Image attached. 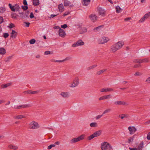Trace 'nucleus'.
<instances>
[{
    "instance_id": "obj_1",
    "label": "nucleus",
    "mask_w": 150,
    "mask_h": 150,
    "mask_svg": "<svg viewBox=\"0 0 150 150\" xmlns=\"http://www.w3.org/2000/svg\"><path fill=\"white\" fill-rule=\"evenodd\" d=\"M124 45L122 41H119L112 45L110 47V51L111 53H114L117 50L120 49Z\"/></svg>"
},
{
    "instance_id": "obj_2",
    "label": "nucleus",
    "mask_w": 150,
    "mask_h": 150,
    "mask_svg": "<svg viewBox=\"0 0 150 150\" xmlns=\"http://www.w3.org/2000/svg\"><path fill=\"white\" fill-rule=\"evenodd\" d=\"M101 148L102 150H113L111 145L107 142L102 143L101 144Z\"/></svg>"
},
{
    "instance_id": "obj_3",
    "label": "nucleus",
    "mask_w": 150,
    "mask_h": 150,
    "mask_svg": "<svg viewBox=\"0 0 150 150\" xmlns=\"http://www.w3.org/2000/svg\"><path fill=\"white\" fill-rule=\"evenodd\" d=\"M84 135L83 134L78 137L77 138L72 139L70 140V143L72 144L77 142L83 139L84 138Z\"/></svg>"
},
{
    "instance_id": "obj_4",
    "label": "nucleus",
    "mask_w": 150,
    "mask_h": 150,
    "mask_svg": "<svg viewBox=\"0 0 150 150\" xmlns=\"http://www.w3.org/2000/svg\"><path fill=\"white\" fill-rule=\"evenodd\" d=\"M40 126L37 122L33 121L29 124V128L30 129H35L39 128Z\"/></svg>"
},
{
    "instance_id": "obj_5",
    "label": "nucleus",
    "mask_w": 150,
    "mask_h": 150,
    "mask_svg": "<svg viewBox=\"0 0 150 150\" xmlns=\"http://www.w3.org/2000/svg\"><path fill=\"white\" fill-rule=\"evenodd\" d=\"M79 84V79L78 77H75L73 81L71 83V85L69 86L74 88L77 86Z\"/></svg>"
},
{
    "instance_id": "obj_6",
    "label": "nucleus",
    "mask_w": 150,
    "mask_h": 150,
    "mask_svg": "<svg viewBox=\"0 0 150 150\" xmlns=\"http://www.w3.org/2000/svg\"><path fill=\"white\" fill-rule=\"evenodd\" d=\"M101 132L102 131L101 130H98L96 131L94 133L92 134L89 136L88 138V139L89 140H91L94 137H98L101 134Z\"/></svg>"
},
{
    "instance_id": "obj_7",
    "label": "nucleus",
    "mask_w": 150,
    "mask_h": 150,
    "mask_svg": "<svg viewBox=\"0 0 150 150\" xmlns=\"http://www.w3.org/2000/svg\"><path fill=\"white\" fill-rule=\"evenodd\" d=\"M109 40V39L108 38L103 37L99 40L98 42L100 44H103L107 42Z\"/></svg>"
},
{
    "instance_id": "obj_8",
    "label": "nucleus",
    "mask_w": 150,
    "mask_h": 150,
    "mask_svg": "<svg viewBox=\"0 0 150 150\" xmlns=\"http://www.w3.org/2000/svg\"><path fill=\"white\" fill-rule=\"evenodd\" d=\"M84 44V42L81 40H79L75 43L72 44V47H75L83 45Z\"/></svg>"
},
{
    "instance_id": "obj_9",
    "label": "nucleus",
    "mask_w": 150,
    "mask_h": 150,
    "mask_svg": "<svg viewBox=\"0 0 150 150\" xmlns=\"http://www.w3.org/2000/svg\"><path fill=\"white\" fill-rule=\"evenodd\" d=\"M30 106V105L29 104L23 105L18 106H15L14 107V108L15 109H21L22 108H28Z\"/></svg>"
},
{
    "instance_id": "obj_10",
    "label": "nucleus",
    "mask_w": 150,
    "mask_h": 150,
    "mask_svg": "<svg viewBox=\"0 0 150 150\" xmlns=\"http://www.w3.org/2000/svg\"><path fill=\"white\" fill-rule=\"evenodd\" d=\"M89 18L91 21L93 22H96L98 18L97 16L94 14H91L89 16Z\"/></svg>"
},
{
    "instance_id": "obj_11",
    "label": "nucleus",
    "mask_w": 150,
    "mask_h": 150,
    "mask_svg": "<svg viewBox=\"0 0 150 150\" xmlns=\"http://www.w3.org/2000/svg\"><path fill=\"white\" fill-rule=\"evenodd\" d=\"M111 96L110 94L105 95L100 97L98 100H108L111 98Z\"/></svg>"
},
{
    "instance_id": "obj_12",
    "label": "nucleus",
    "mask_w": 150,
    "mask_h": 150,
    "mask_svg": "<svg viewBox=\"0 0 150 150\" xmlns=\"http://www.w3.org/2000/svg\"><path fill=\"white\" fill-rule=\"evenodd\" d=\"M128 129L129 131V134H134L137 131V129L135 127H129Z\"/></svg>"
},
{
    "instance_id": "obj_13",
    "label": "nucleus",
    "mask_w": 150,
    "mask_h": 150,
    "mask_svg": "<svg viewBox=\"0 0 150 150\" xmlns=\"http://www.w3.org/2000/svg\"><path fill=\"white\" fill-rule=\"evenodd\" d=\"M114 104L122 105H127V103L124 101H115L114 102Z\"/></svg>"
},
{
    "instance_id": "obj_14",
    "label": "nucleus",
    "mask_w": 150,
    "mask_h": 150,
    "mask_svg": "<svg viewBox=\"0 0 150 150\" xmlns=\"http://www.w3.org/2000/svg\"><path fill=\"white\" fill-rule=\"evenodd\" d=\"M60 95L64 98H67L69 96V93L68 92H63L60 93Z\"/></svg>"
},
{
    "instance_id": "obj_15",
    "label": "nucleus",
    "mask_w": 150,
    "mask_h": 150,
    "mask_svg": "<svg viewBox=\"0 0 150 150\" xmlns=\"http://www.w3.org/2000/svg\"><path fill=\"white\" fill-rule=\"evenodd\" d=\"M59 34L60 36L64 37L65 36L66 34L64 30L61 28H60L59 31Z\"/></svg>"
},
{
    "instance_id": "obj_16",
    "label": "nucleus",
    "mask_w": 150,
    "mask_h": 150,
    "mask_svg": "<svg viewBox=\"0 0 150 150\" xmlns=\"http://www.w3.org/2000/svg\"><path fill=\"white\" fill-rule=\"evenodd\" d=\"M114 91V90L113 88H103L101 89L100 91L101 92H111L112 91Z\"/></svg>"
},
{
    "instance_id": "obj_17",
    "label": "nucleus",
    "mask_w": 150,
    "mask_h": 150,
    "mask_svg": "<svg viewBox=\"0 0 150 150\" xmlns=\"http://www.w3.org/2000/svg\"><path fill=\"white\" fill-rule=\"evenodd\" d=\"M99 14L102 16H104L105 15V11L104 10L100 7L98 8Z\"/></svg>"
},
{
    "instance_id": "obj_18",
    "label": "nucleus",
    "mask_w": 150,
    "mask_h": 150,
    "mask_svg": "<svg viewBox=\"0 0 150 150\" xmlns=\"http://www.w3.org/2000/svg\"><path fill=\"white\" fill-rule=\"evenodd\" d=\"M17 34V33L16 32L15 30H12L10 34V37L13 39H14L16 37Z\"/></svg>"
},
{
    "instance_id": "obj_19",
    "label": "nucleus",
    "mask_w": 150,
    "mask_h": 150,
    "mask_svg": "<svg viewBox=\"0 0 150 150\" xmlns=\"http://www.w3.org/2000/svg\"><path fill=\"white\" fill-rule=\"evenodd\" d=\"M82 4L84 6H87L91 1V0H82Z\"/></svg>"
},
{
    "instance_id": "obj_20",
    "label": "nucleus",
    "mask_w": 150,
    "mask_h": 150,
    "mask_svg": "<svg viewBox=\"0 0 150 150\" xmlns=\"http://www.w3.org/2000/svg\"><path fill=\"white\" fill-rule=\"evenodd\" d=\"M25 117V115H19L14 117L13 118L16 119H22Z\"/></svg>"
},
{
    "instance_id": "obj_21",
    "label": "nucleus",
    "mask_w": 150,
    "mask_h": 150,
    "mask_svg": "<svg viewBox=\"0 0 150 150\" xmlns=\"http://www.w3.org/2000/svg\"><path fill=\"white\" fill-rule=\"evenodd\" d=\"M58 8L59 11L61 12H63L64 9V7L62 4H61L58 6Z\"/></svg>"
},
{
    "instance_id": "obj_22",
    "label": "nucleus",
    "mask_w": 150,
    "mask_h": 150,
    "mask_svg": "<svg viewBox=\"0 0 150 150\" xmlns=\"http://www.w3.org/2000/svg\"><path fill=\"white\" fill-rule=\"evenodd\" d=\"M11 85V83H9L6 84H3L1 85V87L2 88H4L8 87L10 86Z\"/></svg>"
},
{
    "instance_id": "obj_23",
    "label": "nucleus",
    "mask_w": 150,
    "mask_h": 150,
    "mask_svg": "<svg viewBox=\"0 0 150 150\" xmlns=\"http://www.w3.org/2000/svg\"><path fill=\"white\" fill-rule=\"evenodd\" d=\"M135 135H134L133 136L130 137L128 139V142L130 144L133 142Z\"/></svg>"
},
{
    "instance_id": "obj_24",
    "label": "nucleus",
    "mask_w": 150,
    "mask_h": 150,
    "mask_svg": "<svg viewBox=\"0 0 150 150\" xmlns=\"http://www.w3.org/2000/svg\"><path fill=\"white\" fill-rule=\"evenodd\" d=\"M64 4L65 6H69L71 3L70 1L68 0H64Z\"/></svg>"
},
{
    "instance_id": "obj_25",
    "label": "nucleus",
    "mask_w": 150,
    "mask_h": 150,
    "mask_svg": "<svg viewBox=\"0 0 150 150\" xmlns=\"http://www.w3.org/2000/svg\"><path fill=\"white\" fill-rule=\"evenodd\" d=\"M8 147L10 149H12L15 150L17 149L18 148V147L17 146L14 145H13L12 144L9 145L8 146Z\"/></svg>"
},
{
    "instance_id": "obj_26",
    "label": "nucleus",
    "mask_w": 150,
    "mask_h": 150,
    "mask_svg": "<svg viewBox=\"0 0 150 150\" xmlns=\"http://www.w3.org/2000/svg\"><path fill=\"white\" fill-rule=\"evenodd\" d=\"M14 7H15L14 9H15V11H19L21 9V8L17 4H16L14 6Z\"/></svg>"
},
{
    "instance_id": "obj_27",
    "label": "nucleus",
    "mask_w": 150,
    "mask_h": 150,
    "mask_svg": "<svg viewBox=\"0 0 150 150\" xmlns=\"http://www.w3.org/2000/svg\"><path fill=\"white\" fill-rule=\"evenodd\" d=\"M33 4L34 6H38L40 4L39 0H33Z\"/></svg>"
},
{
    "instance_id": "obj_28",
    "label": "nucleus",
    "mask_w": 150,
    "mask_h": 150,
    "mask_svg": "<svg viewBox=\"0 0 150 150\" xmlns=\"http://www.w3.org/2000/svg\"><path fill=\"white\" fill-rule=\"evenodd\" d=\"M90 126L91 127H97L98 126L97 123L96 122H93L91 123Z\"/></svg>"
},
{
    "instance_id": "obj_29",
    "label": "nucleus",
    "mask_w": 150,
    "mask_h": 150,
    "mask_svg": "<svg viewBox=\"0 0 150 150\" xmlns=\"http://www.w3.org/2000/svg\"><path fill=\"white\" fill-rule=\"evenodd\" d=\"M87 31L86 28L85 27L82 28L80 30V32L81 33H85Z\"/></svg>"
},
{
    "instance_id": "obj_30",
    "label": "nucleus",
    "mask_w": 150,
    "mask_h": 150,
    "mask_svg": "<svg viewBox=\"0 0 150 150\" xmlns=\"http://www.w3.org/2000/svg\"><path fill=\"white\" fill-rule=\"evenodd\" d=\"M121 9L118 6H117L116 7V11L117 13H120L121 11Z\"/></svg>"
},
{
    "instance_id": "obj_31",
    "label": "nucleus",
    "mask_w": 150,
    "mask_h": 150,
    "mask_svg": "<svg viewBox=\"0 0 150 150\" xmlns=\"http://www.w3.org/2000/svg\"><path fill=\"white\" fill-rule=\"evenodd\" d=\"M5 53V50L3 48H0V54H3Z\"/></svg>"
},
{
    "instance_id": "obj_32",
    "label": "nucleus",
    "mask_w": 150,
    "mask_h": 150,
    "mask_svg": "<svg viewBox=\"0 0 150 150\" xmlns=\"http://www.w3.org/2000/svg\"><path fill=\"white\" fill-rule=\"evenodd\" d=\"M97 66V65L96 64H94L93 65L91 66L88 67L87 68V70H89L91 69H92L95 68H96Z\"/></svg>"
},
{
    "instance_id": "obj_33",
    "label": "nucleus",
    "mask_w": 150,
    "mask_h": 150,
    "mask_svg": "<svg viewBox=\"0 0 150 150\" xmlns=\"http://www.w3.org/2000/svg\"><path fill=\"white\" fill-rule=\"evenodd\" d=\"M143 145V142L140 143L138 146L137 149L139 150H142V149Z\"/></svg>"
},
{
    "instance_id": "obj_34",
    "label": "nucleus",
    "mask_w": 150,
    "mask_h": 150,
    "mask_svg": "<svg viewBox=\"0 0 150 150\" xmlns=\"http://www.w3.org/2000/svg\"><path fill=\"white\" fill-rule=\"evenodd\" d=\"M8 6H9V7L11 9V10L12 11H15V9H14L15 7H14V6H12L11 4H8Z\"/></svg>"
},
{
    "instance_id": "obj_35",
    "label": "nucleus",
    "mask_w": 150,
    "mask_h": 150,
    "mask_svg": "<svg viewBox=\"0 0 150 150\" xmlns=\"http://www.w3.org/2000/svg\"><path fill=\"white\" fill-rule=\"evenodd\" d=\"M111 110V109L109 108L105 110L103 112V114H106L110 112Z\"/></svg>"
},
{
    "instance_id": "obj_36",
    "label": "nucleus",
    "mask_w": 150,
    "mask_h": 150,
    "mask_svg": "<svg viewBox=\"0 0 150 150\" xmlns=\"http://www.w3.org/2000/svg\"><path fill=\"white\" fill-rule=\"evenodd\" d=\"M12 56H10L6 58L5 59V62H8L12 58Z\"/></svg>"
},
{
    "instance_id": "obj_37",
    "label": "nucleus",
    "mask_w": 150,
    "mask_h": 150,
    "mask_svg": "<svg viewBox=\"0 0 150 150\" xmlns=\"http://www.w3.org/2000/svg\"><path fill=\"white\" fill-rule=\"evenodd\" d=\"M72 58L71 57H66L64 59L62 60H61V62H63L65 61L66 60H69Z\"/></svg>"
},
{
    "instance_id": "obj_38",
    "label": "nucleus",
    "mask_w": 150,
    "mask_h": 150,
    "mask_svg": "<svg viewBox=\"0 0 150 150\" xmlns=\"http://www.w3.org/2000/svg\"><path fill=\"white\" fill-rule=\"evenodd\" d=\"M6 11V8L4 7H1L0 8V12L2 13H4Z\"/></svg>"
},
{
    "instance_id": "obj_39",
    "label": "nucleus",
    "mask_w": 150,
    "mask_h": 150,
    "mask_svg": "<svg viewBox=\"0 0 150 150\" xmlns=\"http://www.w3.org/2000/svg\"><path fill=\"white\" fill-rule=\"evenodd\" d=\"M106 70V69H103L100 70L98 71L97 73V74L98 75H100L103 72H105Z\"/></svg>"
},
{
    "instance_id": "obj_40",
    "label": "nucleus",
    "mask_w": 150,
    "mask_h": 150,
    "mask_svg": "<svg viewBox=\"0 0 150 150\" xmlns=\"http://www.w3.org/2000/svg\"><path fill=\"white\" fill-rule=\"evenodd\" d=\"M17 16L16 13H13L11 14V16L12 18H13L14 19H17Z\"/></svg>"
},
{
    "instance_id": "obj_41",
    "label": "nucleus",
    "mask_w": 150,
    "mask_h": 150,
    "mask_svg": "<svg viewBox=\"0 0 150 150\" xmlns=\"http://www.w3.org/2000/svg\"><path fill=\"white\" fill-rule=\"evenodd\" d=\"M146 19L145 17H144V16L139 21V23H142L144 21L145 19Z\"/></svg>"
},
{
    "instance_id": "obj_42",
    "label": "nucleus",
    "mask_w": 150,
    "mask_h": 150,
    "mask_svg": "<svg viewBox=\"0 0 150 150\" xmlns=\"http://www.w3.org/2000/svg\"><path fill=\"white\" fill-rule=\"evenodd\" d=\"M24 93L25 94H32V91L31 90L27 91H25Z\"/></svg>"
},
{
    "instance_id": "obj_43",
    "label": "nucleus",
    "mask_w": 150,
    "mask_h": 150,
    "mask_svg": "<svg viewBox=\"0 0 150 150\" xmlns=\"http://www.w3.org/2000/svg\"><path fill=\"white\" fill-rule=\"evenodd\" d=\"M144 17L146 18V19H147L150 17V12H149L146 14L144 15Z\"/></svg>"
},
{
    "instance_id": "obj_44",
    "label": "nucleus",
    "mask_w": 150,
    "mask_h": 150,
    "mask_svg": "<svg viewBox=\"0 0 150 150\" xmlns=\"http://www.w3.org/2000/svg\"><path fill=\"white\" fill-rule=\"evenodd\" d=\"M55 146V144H51L49 146L47 147V149H51L52 147H54Z\"/></svg>"
},
{
    "instance_id": "obj_45",
    "label": "nucleus",
    "mask_w": 150,
    "mask_h": 150,
    "mask_svg": "<svg viewBox=\"0 0 150 150\" xmlns=\"http://www.w3.org/2000/svg\"><path fill=\"white\" fill-rule=\"evenodd\" d=\"M50 61L52 62H61V60H55L54 59H52L50 60Z\"/></svg>"
},
{
    "instance_id": "obj_46",
    "label": "nucleus",
    "mask_w": 150,
    "mask_h": 150,
    "mask_svg": "<svg viewBox=\"0 0 150 150\" xmlns=\"http://www.w3.org/2000/svg\"><path fill=\"white\" fill-rule=\"evenodd\" d=\"M35 42V40L34 39H31L29 41L30 43L32 44H34Z\"/></svg>"
},
{
    "instance_id": "obj_47",
    "label": "nucleus",
    "mask_w": 150,
    "mask_h": 150,
    "mask_svg": "<svg viewBox=\"0 0 150 150\" xmlns=\"http://www.w3.org/2000/svg\"><path fill=\"white\" fill-rule=\"evenodd\" d=\"M9 36L8 33H4L3 34V36L5 38H7Z\"/></svg>"
},
{
    "instance_id": "obj_48",
    "label": "nucleus",
    "mask_w": 150,
    "mask_h": 150,
    "mask_svg": "<svg viewBox=\"0 0 150 150\" xmlns=\"http://www.w3.org/2000/svg\"><path fill=\"white\" fill-rule=\"evenodd\" d=\"M22 8L23 9L26 10L28 9V7L26 6H22Z\"/></svg>"
},
{
    "instance_id": "obj_49",
    "label": "nucleus",
    "mask_w": 150,
    "mask_h": 150,
    "mask_svg": "<svg viewBox=\"0 0 150 150\" xmlns=\"http://www.w3.org/2000/svg\"><path fill=\"white\" fill-rule=\"evenodd\" d=\"M141 75V74L139 72H137L135 73L134 74V75L135 76H139Z\"/></svg>"
},
{
    "instance_id": "obj_50",
    "label": "nucleus",
    "mask_w": 150,
    "mask_h": 150,
    "mask_svg": "<svg viewBox=\"0 0 150 150\" xmlns=\"http://www.w3.org/2000/svg\"><path fill=\"white\" fill-rule=\"evenodd\" d=\"M14 27V25L13 23H11L8 26L9 28H11Z\"/></svg>"
},
{
    "instance_id": "obj_51",
    "label": "nucleus",
    "mask_w": 150,
    "mask_h": 150,
    "mask_svg": "<svg viewBox=\"0 0 150 150\" xmlns=\"http://www.w3.org/2000/svg\"><path fill=\"white\" fill-rule=\"evenodd\" d=\"M125 116V114H122V115H120L119 116V117H120L122 119H123Z\"/></svg>"
},
{
    "instance_id": "obj_52",
    "label": "nucleus",
    "mask_w": 150,
    "mask_h": 150,
    "mask_svg": "<svg viewBox=\"0 0 150 150\" xmlns=\"http://www.w3.org/2000/svg\"><path fill=\"white\" fill-rule=\"evenodd\" d=\"M67 27V24H64L63 25H61V27L63 28H65Z\"/></svg>"
},
{
    "instance_id": "obj_53",
    "label": "nucleus",
    "mask_w": 150,
    "mask_h": 150,
    "mask_svg": "<svg viewBox=\"0 0 150 150\" xmlns=\"http://www.w3.org/2000/svg\"><path fill=\"white\" fill-rule=\"evenodd\" d=\"M146 82L148 83H150V76L146 80Z\"/></svg>"
},
{
    "instance_id": "obj_54",
    "label": "nucleus",
    "mask_w": 150,
    "mask_h": 150,
    "mask_svg": "<svg viewBox=\"0 0 150 150\" xmlns=\"http://www.w3.org/2000/svg\"><path fill=\"white\" fill-rule=\"evenodd\" d=\"M39 92V91H32V94H36Z\"/></svg>"
},
{
    "instance_id": "obj_55",
    "label": "nucleus",
    "mask_w": 150,
    "mask_h": 150,
    "mask_svg": "<svg viewBox=\"0 0 150 150\" xmlns=\"http://www.w3.org/2000/svg\"><path fill=\"white\" fill-rule=\"evenodd\" d=\"M131 17H127L125 18L124 20L125 21H127L131 20Z\"/></svg>"
},
{
    "instance_id": "obj_56",
    "label": "nucleus",
    "mask_w": 150,
    "mask_h": 150,
    "mask_svg": "<svg viewBox=\"0 0 150 150\" xmlns=\"http://www.w3.org/2000/svg\"><path fill=\"white\" fill-rule=\"evenodd\" d=\"M143 62H149V60L147 58H145L143 59Z\"/></svg>"
},
{
    "instance_id": "obj_57",
    "label": "nucleus",
    "mask_w": 150,
    "mask_h": 150,
    "mask_svg": "<svg viewBox=\"0 0 150 150\" xmlns=\"http://www.w3.org/2000/svg\"><path fill=\"white\" fill-rule=\"evenodd\" d=\"M102 115H98L96 117V120L99 119L100 118L102 117Z\"/></svg>"
},
{
    "instance_id": "obj_58",
    "label": "nucleus",
    "mask_w": 150,
    "mask_h": 150,
    "mask_svg": "<svg viewBox=\"0 0 150 150\" xmlns=\"http://www.w3.org/2000/svg\"><path fill=\"white\" fill-rule=\"evenodd\" d=\"M50 52L49 51H46L44 53V54L45 55L50 54Z\"/></svg>"
},
{
    "instance_id": "obj_59",
    "label": "nucleus",
    "mask_w": 150,
    "mask_h": 150,
    "mask_svg": "<svg viewBox=\"0 0 150 150\" xmlns=\"http://www.w3.org/2000/svg\"><path fill=\"white\" fill-rule=\"evenodd\" d=\"M23 4L25 6H27L28 5L27 2L26 0H23Z\"/></svg>"
},
{
    "instance_id": "obj_60",
    "label": "nucleus",
    "mask_w": 150,
    "mask_h": 150,
    "mask_svg": "<svg viewBox=\"0 0 150 150\" xmlns=\"http://www.w3.org/2000/svg\"><path fill=\"white\" fill-rule=\"evenodd\" d=\"M3 17L0 16V23H1L3 22Z\"/></svg>"
},
{
    "instance_id": "obj_61",
    "label": "nucleus",
    "mask_w": 150,
    "mask_h": 150,
    "mask_svg": "<svg viewBox=\"0 0 150 150\" xmlns=\"http://www.w3.org/2000/svg\"><path fill=\"white\" fill-rule=\"evenodd\" d=\"M147 138L148 140H150V132L147 134Z\"/></svg>"
},
{
    "instance_id": "obj_62",
    "label": "nucleus",
    "mask_w": 150,
    "mask_h": 150,
    "mask_svg": "<svg viewBox=\"0 0 150 150\" xmlns=\"http://www.w3.org/2000/svg\"><path fill=\"white\" fill-rule=\"evenodd\" d=\"M30 18H32L34 17V16L33 13H31L30 15Z\"/></svg>"
},
{
    "instance_id": "obj_63",
    "label": "nucleus",
    "mask_w": 150,
    "mask_h": 150,
    "mask_svg": "<svg viewBox=\"0 0 150 150\" xmlns=\"http://www.w3.org/2000/svg\"><path fill=\"white\" fill-rule=\"evenodd\" d=\"M100 26H98V27H96V28H95L94 29H93V30L94 31H95V30H98L99 29H100Z\"/></svg>"
},
{
    "instance_id": "obj_64",
    "label": "nucleus",
    "mask_w": 150,
    "mask_h": 150,
    "mask_svg": "<svg viewBox=\"0 0 150 150\" xmlns=\"http://www.w3.org/2000/svg\"><path fill=\"white\" fill-rule=\"evenodd\" d=\"M129 149L130 150H137V149L136 148H131L130 147H129Z\"/></svg>"
}]
</instances>
